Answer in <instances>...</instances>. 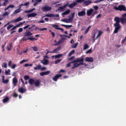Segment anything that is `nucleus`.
<instances>
[{
	"mask_svg": "<svg viewBox=\"0 0 126 126\" xmlns=\"http://www.w3.org/2000/svg\"><path fill=\"white\" fill-rule=\"evenodd\" d=\"M71 63H73V66L72 68V69L78 67L80 65V63H78L76 60L71 62Z\"/></svg>",
	"mask_w": 126,
	"mask_h": 126,
	"instance_id": "nucleus-3",
	"label": "nucleus"
},
{
	"mask_svg": "<svg viewBox=\"0 0 126 126\" xmlns=\"http://www.w3.org/2000/svg\"><path fill=\"white\" fill-rule=\"evenodd\" d=\"M80 65H84L85 67L88 65V64H86V63L82 62V63H80Z\"/></svg>",
	"mask_w": 126,
	"mask_h": 126,
	"instance_id": "nucleus-42",
	"label": "nucleus"
},
{
	"mask_svg": "<svg viewBox=\"0 0 126 126\" xmlns=\"http://www.w3.org/2000/svg\"><path fill=\"white\" fill-rule=\"evenodd\" d=\"M61 21H62L66 23H69V21H68L67 19H61Z\"/></svg>",
	"mask_w": 126,
	"mask_h": 126,
	"instance_id": "nucleus-34",
	"label": "nucleus"
},
{
	"mask_svg": "<svg viewBox=\"0 0 126 126\" xmlns=\"http://www.w3.org/2000/svg\"><path fill=\"white\" fill-rule=\"evenodd\" d=\"M32 12H31V10H27L25 12V13H30Z\"/></svg>",
	"mask_w": 126,
	"mask_h": 126,
	"instance_id": "nucleus-56",
	"label": "nucleus"
},
{
	"mask_svg": "<svg viewBox=\"0 0 126 126\" xmlns=\"http://www.w3.org/2000/svg\"><path fill=\"white\" fill-rule=\"evenodd\" d=\"M78 14L79 16H84L86 14L85 9H84L81 11L78 12Z\"/></svg>",
	"mask_w": 126,
	"mask_h": 126,
	"instance_id": "nucleus-5",
	"label": "nucleus"
},
{
	"mask_svg": "<svg viewBox=\"0 0 126 126\" xmlns=\"http://www.w3.org/2000/svg\"><path fill=\"white\" fill-rule=\"evenodd\" d=\"M29 26V25H27L26 26H25V27H24V28H23L24 29H27V28Z\"/></svg>",
	"mask_w": 126,
	"mask_h": 126,
	"instance_id": "nucleus-64",
	"label": "nucleus"
},
{
	"mask_svg": "<svg viewBox=\"0 0 126 126\" xmlns=\"http://www.w3.org/2000/svg\"><path fill=\"white\" fill-rule=\"evenodd\" d=\"M37 14L36 13H33L31 14H28L27 15V16L28 18H29L30 17H34L35 16L37 15Z\"/></svg>",
	"mask_w": 126,
	"mask_h": 126,
	"instance_id": "nucleus-13",
	"label": "nucleus"
},
{
	"mask_svg": "<svg viewBox=\"0 0 126 126\" xmlns=\"http://www.w3.org/2000/svg\"><path fill=\"white\" fill-rule=\"evenodd\" d=\"M41 62L44 65H46L48 64L49 61L47 60L44 59L43 60L41 61Z\"/></svg>",
	"mask_w": 126,
	"mask_h": 126,
	"instance_id": "nucleus-10",
	"label": "nucleus"
},
{
	"mask_svg": "<svg viewBox=\"0 0 126 126\" xmlns=\"http://www.w3.org/2000/svg\"><path fill=\"white\" fill-rule=\"evenodd\" d=\"M70 11L68 9L66 11L62 13V15L64 17L65 15L68 14L70 13Z\"/></svg>",
	"mask_w": 126,
	"mask_h": 126,
	"instance_id": "nucleus-14",
	"label": "nucleus"
},
{
	"mask_svg": "<svg viewBox=\"0 0 126 126\" xmlns=\"http://www.w3.org/2000/svg\"><path fill=\"white\" fill-rule=\"evenodd\" d=\"M35 82V80L32 79H30L29 80V83L31 85H32Z\"/></svg>",
	"mask_w": 126,
	"mask_h": 126,
	"instance_id": "nucleus-23",
	"label": "nucleus"
},
{
	"mask_svg": "<svg viewBox=\"0 0 126 126\" xmlns=\"http://www.w3.org/2000/svg\"><path fill=\"white\" fill-rule=\"evenodd\" d=\"M97 13V11L94 12L92 14L93 16H94L95 14H96Z\"/></svg>",
	"mask_w": 126,
	"mask_h": 126,
	"instance_id": "nucleus-63",
	"label": "nucleus"
},
{
	"mask_svg": "<svg viewBox=\"0 0 126 126\" xmlns=\"http://www.w3.org/2000/svg\"><path fill=\"white\" fill-rule=\"evenodd\" d=\"M17 81V79L16 78H15L13 79V83L15 86H16V85Z\"/></svg>",
	"mask_w": 126,
	"mask_h": 126,
	"instance_id": "nucleus-20",
	"label": "nucleus"
},
{
	"mask_svg": "<svg viewBox=\"0 0 126 126\" xmlns=\"http://www.w3.org/2000/svg\"><path fill=\"white\" fill-rule=\"evenodd\" d=\"M101 15L100 14H99L96 17V18H99L101 17Z\"/></svg>",
	"mask_w": 126,
	"mask_h": 126,
	"instance_id": "nucleus-62",
	"label": "nucleus"
},
{
	"mask_svg": "<svg viewBox=\"0 0 126 126\" xmlns=\"http://www.w3.org/2000/svg\"><path fill=\"white\" fill-rule=\"evenodd\" d=\"M9 98L8 97H7L4 99L3 100V102L4 103L7 102Z\"/></svg>",
	"mask_w": 126,
	"mask_h": 126,
	"instance_id": "nucleus-33",
	"label": "nucleus"
},
{
	"mask_svg": "<svg viewBox=\"0 0 126 126\" xmlns=\"http://www.w3.org/2000/svg\"><path fill=\"white\" fill-rule=\"evenodd\" d=\"M119 6H118V7H117V6H115L113 7V9H114L116 10H119Z\"/></svg>",
	"mask_w": 126,
	"mask_h": 126,
	"instance_id": "nucleus-51",
	"label": "nucleus"
},
{
	"mask_svg": "<svg viewBox=\"0 0 126 126\" xmlns=\"http://www.w3.org/2000/svg\"><path fill=\"white\" fill-rule=\"evenodd\" d=\"M29 61L28 59H27L26 60H23L20 62V64H22L24 62H27Z\"/></svg>",
	"mask_w": 126,
	"mask_h": 126,
	"instance_id": "nucleus-41",
	"label": "nucleus"
},
{
	"mask_svg": "<svg viewBox=\"0 0 126 126\" xmlns=\"http://www.w3.org/2000/svg\"><path fill=\"white\" fill-rule=\"evenodd\" d=\"M75 50H72L68 54V56H70L72 54L75 52Z\"/></svg>",
	"mask_w": 126,
	"mask_h": 126,
	"instance_id": "nucleus-35",
	"label": "nucleus"
},
{
	"mask_svg": "<svg viewBox=\"0 0 126 126\" xmlns=\"http://www.w3.org/2000/svg\"><path fill=\"white\" fill-rule=\"evenodd\" d=\"M61 49L60 47H59L54 50V53H58V51Z\"/></svg>",
	"mask_w": 126,
	"mask_h": 126,
	"instance_id": "nucleus-24",
	"label": "nucleus"
},
{
	"mask_svg": "<svg viewBox=\"0 0 126 126\" xmlns=\"http://www.w3.org/2000/svg\"><path fill=\"white\" fill-rule=\"evenodd\" d=\"M62 26H64V27H65L67 29H68V28H70L69 27V25H63V24H62Z\"/></svg>",
	"mask_w": 126,
	"mask_h": 126,
	"instance_id": "nucleus-50",
	"label": "nucleus"
},
{
	"mask_svg": "<svg viewBox=\"0 0 126 126\" xmlns=\"http://www.w3.org/2000/svg\"><path fill=\"white\" fill-rule=\"evenodd\" d=\"M50 73V71H48L44 72H41L40 73V75L41 76H43L45 75H46Z\"/></svg>",
	"mask_w": 126,
	"mask_h": 126,
	"instance_id": "nucleus-9",
	"label": "nucleus"
},
{
	"mask_svg": "<svg viewBox=\"0 0 126 126\" xmlns=\"http://www.w3.org/2000/svg\"><path fill=\"white\" fill-rule=\"evenodd\" d=\"M126 41V36L125 38L122 41V43H124Z\"/></svg>",
	"mask_w": 126,
	"mask_h": 126,
	"instance_id": "nucleus-54",
	"label": "nucleus"
},
{
	"mask_svg": "<svg viewBox=\"0 0 126 126\" xmlns=\"http://www.w3.org/2000/svg\"><path fill=\"white\" fill-rule=\"evenodd\" d=\"M63 55L62 54H59L58 55H54L52 56V57H55V58H59L61 57H62Z\"/></svg>",
	"mask_w": 126,
	"mask_h": 126,
	"instance_id": "nucleus-22",
	"label": "nucleus"
},
{
	"mask_svg": "<svg viewBox=\"0 0 126 126\" xmlns=\"http://www.w3.org/2000/svg\"><path fill=\"white\" fill-rule=\"evenodd\" d=\"M62 76V75L59 74L56 75L53 78V80L55 81H56L58 79L59 77Z\"/></svg>",
	"mask_w": 126,
	"mask_h": 126,
	"instance_id": "nucleus-16",
	"label": "nucleus"
},
{
	"mask_svg": "<svg viewBox=\"0 0 126 126\" xmlns=\"http://www.w3.org/2000/svg\"><path fill=\"white\" fill-rule=\"evenodd\" d=\"M77 2H76L75 1V2H73V3L68 5V6L70 8H72L75 6L76 5H77Z\"/></svg>",
	"mask_w": 126,
	"mask_h": 126,
	"instance_id": "nucleus-11",
	"label": "nucleus"
},
{
	"mask_svg": "<svg viewBox=\"0 0 126 126\" xmlns=\"http://www.w3.org/2000/svg\"><path fill=\"white\" fill-rule=\"evenodd\" d=\"M75 14V13H73L72 14V17L71 18H73H73H74V17Z\"/></svg>",
	"mask_w": 126,
	"mask_h": 126,
	"instance_id": "nucleus-61",
	"label": "nucleus"
},
{
	"mask_svg": "<svg viewBox=\"0 0 126 126\" xmlns=\"http://www.w3.org/2000/svg\"><path fill=\"white\" fill-rule=\"evenodd\" d=\"M40 82L38 80H35V82L34 83V84H35V85L36 86H38L40 85Z\"/></svg>",
	"mask_w": 126,
	"mask_h": 126,
	"instance_id": "nucleus-18",
	"label": "nucleus"
},
{
	"mask_svg": "<svg viewBox=\"0 0 126 126\" xmlns=\"http://www.w3.org/2000/svg\"><path fill=\"white\" fill-rule=\"evenodd\" d=\"M84 0H75V1L76 2H77V3H80L82 2Z\"/></svg>",
	"mask_w": 126,
	"mask_h": 126,
	"instance_id": "nucleus-39",
	"label": "nucleus"
},
{
	"mask_svg": "<svg viewBox=\"0 0 126 126\" xmlns=\"http://www.w3.org/2000/svg\"><path fill=\"white\" fill-rule=\"evenodd\" d=\"M92 2L90 0L86 1L84 2V4L86 6H87L92 3Z\"/></svg>",
	"mask_w": 126,
	"mask_h": 126,
	"instance_id": "nucleus-19",
	"label": "nucleus"
},
{
	"mask_svg": "<svg viewBox=\"0 0 126 126\" xmlns=\"http://www.w3.org/2000/svg\"><path fill=\"white\" fill-rule=\"evenodd\" d=\"M51 9V8L48 6H45L42 7L41 9L43 12H46L50 11Z\"/></svg>",
	"mask_w": 126,
	"mask_h": 126,
	"instance_id": "nucleus-4",
	"label": "nucleus"
},
{
	"mask_svg": "<svg viewBox=\"0 0 126 126\" xmlns=\"http://www.w3.org/2000/svg\"><path fill=\"white\" fill-rule=\"evenodd\" d=\"M42 0H37V2L35 3L34 4V6H35L36 5V4L38 3V2H40Z\"/></svg>",
	"mask_w": 126,
	"mask_h": 126,
	"instance_id": "nucleus-45",
	"label": "nucleus"
},
{
	"mask_svg": "<svg viewBox=\"0 0 126 126\" xmlns=\"http://www.w3.org/2000/svg\"><path fill=\"white\" fill-rule=\"evenodd\" d=\"M94 10L92 8H90L87 11V14L88 16H90L93 12Z\"/></svg>",
	"mask_w": 126,
	"mask_h": 126,
	"instance_id": "nucleus-7",
	"label": "nucleus"
},
{
	"mask_svg": "<svg viewBox=\"0 0 126 126\" xmlns=\"http://www.w3.org/2000/svg\"><path fill=\"white\" fill-rule=\"evenodd\" d=\"M89 47L87 44H85L84 45L83 50H86Z\"/></svg>",
	"mask_w": 126,
	"mask_h": 126,
	"instance_id": "nucleus-31",
	"label": "nucleus"
},
{
	"mask_svg": "<svg viewBox=\"0 0 126 126\" xmlns=\"http://www.w3.org/2000/svg\"><path fill=\"white\" fill-rule=\"evenodd\" d=\"M9 8H14V5L11 4L8 6Z\"/></svg>",
	"mask_w": 126,
	"mask_h": 126,
	"instance_id": "nucleus-58",
	"label": "nucleus"
},
{
	"mask_svg": "<svg viewBox=\"0 0 126 126\" xmlns=\"http://www.w3.org/2000/svg\"><path fill=\"white\" fill-rule=\"evenodd\" d=\"M54 16V15L51 14H46L45 16H47L48 17H53Z\"/></svg>",
	"mask_w": 126,
	"mask_h": 126,
	"instance_id": "nucleus-28",
	"label": "nucleus"
},
{
	"mask_svg": "<svg viewBox=\"0 0 126 126\" xmlns=\"http://www.w3.org/2000/svg\"><path fill=\"white\" fill-rule=\"evenodd\" d=\"M114 26L115 27L114 32V33H117L118 31L121 28V25L119 23H115L114 24Z\"/></svg>",
	"mask_w": 126,
	"mask_h": 126,
	"instance_id": "nucleus-1",
	"label": "nucleus"
},
{
	"mask_svg": "<svg viewBox=\"0 0 126 126\" xmlns=\"http://www.w3.org/2000/svg\"><path fill=\"white\" fill-rule=\"evenodd\" d=\"M78 44L77 43L75 44H73L72 45L71 47L72 48H75L76 47Z\"/></svg>",
	"mask_w": 126,
	"mask_h": 126,
	"instance_id": "nucleus-29",
	"label": "nucleus"
},
{
	"mask_svg": "<svg viewBox=\"0 0 126 126\" xmlns=\"http://www.w3.org/2000/svg\"><path fill=\"white\" fill-rule=\"evenodd\" d=\"M33 50L35 51H36L38 50L37 47H32Z\"/></svg>",
	"mask_w": 126,
	"mask_h": 126,
	"instance_id": "nucleus-49",
	"label": "nucleus"
},
{
	"mask_svg": "<svg viewBox=\"0 0 126 126\" xmlns=\"http://www.w3.org/2000/svg\"><path fill=\"white\" fill-rule=\"evenodd\" d=\"M13 25H9V26L7 27V29L8 30H9L10 28H12V27H13Z\"/></svg>",
	"mask_w": 126,
	"mask_h": 126,
	"instance_id": "nucleus-53",
	"label": "nucleus"
},
{
	"mask_svg": "<svg viewBox=\"0 0 126 126\" xmlns=\"http://www.w3.org/2000/svg\"><path fill=\"white\" fill-rule=\"evenodd\" d=\"M9 13L7 12H6L4 13L3 14V16H5L8 15L9 14Z\"/></svg>",
	"mask_w": 126,
	"mask_h": 126,
	"instance_id": "nucleus-37",
	"label": "nucleus"
},
{
	"mask_svg": "<svg viewBox=\"0 0 126 126\" xmlns=\"http://www.w3.org/2000/svg\"><path fill=\"white\" fill-rule=\"evenodd\" d=\"M25 36H30L32 34L29 31H26L25 33Z\"/></svg>",
	"mask_w": 126,
	"mask_h": 126,
	"instance_id": "nucleus-21",
	"label": "nucleus"
},
{
	"mask_svg": "<svg viewBox=\"0 0 126 126\" xmlns=\"http://www.w3.org/2000/svg\"><path fill=\"white\" fill-rule=\"evenodd\" d=\"M9 80L8 79L4 80L3 81H2V82L6 84L8 82Z\"/></svg>",
	"mask_w": 126,
	"mask_h": 126,
	"instance_id": "nucleus-43",
	"label": "nucleus"
},
{
	"mask_svg": "<svg viewBox=\"0 0 126 126\" xmlns=\"http://www.w3.org/2000/svg\"><path fill=\"white\" fill-rule=\"evenodd\" d=\"M103 33V32L102 31H99L98 34L97 35L95 39H97V38L101 35Z\"/></svg>",
	"mask_w": 126,
	"mask_h": 126,
	"instance_id": "nucleus-25",
	"label": "nucleus"
},
{
	"mask_svg": "<svg viewBox=\"0 0 126 126\" xmlns=\"http://www.w3.org/2000/svg\"><path fill=\"white\" fill-rule=\"evenodd\" d=\"M8 1L7 0H5L3 3V6H5L8 3Z\"/></svg>",
	"mask_w": 126,
	"mask_h": 126,
	"instance_id": "nucleus-46",
	"label": "nucleus"
},
{
	"mask_svg": "<svg viewBox=\"0 0 126 126\" xmlns=\"http://www.w3.org/2000/svg\"><path fill=\"white\" fill-rule=\"evenodd\" d=\"M72 63L71 62L69 63H68L67 64V65L66 66V67H68L71 66V64Z\"/></svg>",
	"mask_w": 126,
	"mask_h": 126,
	"instance_id": "nucleus-55",
	"label": "nucleus"
},
{
	"mask_svg": "<svg viewBox=\"0 0 126 126\" xmlns=\"http://www.w3.org/2000/svg\"><path fill=\"white\" fill-rule=\"evenodd\" d=\"M61 59H58L55 62V63L56 64H57L59 63H60L61 61Z\"/></svg>",
	"mask_w": 126,
	"mask_h": 126,
	"instance_id": "nucleus-44",
	"label": "nucleus"
},
{
	"mask_svg": "<svg viewBox=\"0 0 126 126\" xmlns=\"http://www.w3.org/2000/svg\"><path fill=\"white\" fill-rule=\"evenodd\" d=\"M114 20L116 22L115 23H119V22L120 21V19L119 17H115L114 18Z\"/></svg>",
	"mask_w": 126,
	"mask_h": 126,
	"instance_id": "nucleus-17",
	"label": "nucleus"
},
{
	"mask_svg": "<svg viewBox=\"0 0 126 126\" xmlns=\"http://www.w3.org/2000/svg\"><path fill=\"white\" fill-rule=\"evenodd\" d=\"M122 17L120 18V20L121 23L124 24L126 23V13L122 15Z\"/></svg>",
	"mask_w": 126,
	"mask_h": 126,
	"instance_id": "nucleus-2",
	"label": "nucleus"
},
{
	"mask_svg": "<svg viewBox=\"0 0 126 126\" xmlns=\"http://www.w3.org/2000/svg\"><path fill=\"white\" fill-rule=\"evenodd\" d=\"M93 8L95 10H97L98 9V7L97 6H94Z\"/></svg>",
	"mask_w": 126,
	"mask_h": 126,
	"instance_id": "nucleus-48",
	"label": "nucleus"
},
{
	"mask_svg": "<svg viewBox=\"0 0 126 126\" xmlns=\"http://www.w3.org/2000/svg\"><path fill=\"white\" fill-rule=\"evenodd\" d=\"M85 62H92L94 60V59L92 57H87L85 58Z\"/></svg>",
	"mask_w": 126,
	"mask_h": 126,
	"instance_id": "nucleus-6",
	"label": "nucleus"
},
{
	"mask_svg": "<svg viewBox=\"0 0 126 126\" xmlns=\"http://www.w3.org/2000/svg\"><path fill=\"white\" fill-rule=\"evenodd\" d=\"M21 9H16L14 11V14H16L19 13L21 11Z\"/></svg>",
	"mask_w": 126,
	"mask_h": 126,
	"instance_id": "nucleus-27",
	"label": "nucleus"
},
{
	"mask_svg": "<svg viewBox=\"0 0 126 126\" xmlns=\"http://www.w3.org/2000/svg\"><path fill=\"white\" fill-rule=\"evenodd\" d=\"M119 11H121L122 10H123L125 11H126V9L125 8V7L123 5H119Z\"/></svg>",
	"mask_w": 126,
	"mask_h": 126,
	"instance_id": "nucleus-15",
	"label": "nucleus"
},
{
	"mask_svg": "<svg viewBox=\"0 0 126 126\" xmlns=\"http://www.w3.org/2000/svg\"><path fill=\"white\" fill-rule=\"evenodd\" d=\"M52 26L56 29L58 30V29L59 28H58V27L59 26L58 25L53 24L52 25Z\"/></svg>",
	"mask_w": 126,
	"mask_h": 126,
	"instance_id": "nucleus-36",
	"label": "nucleus"
},
{
	"mask_svg": "<svg viewBox=\"0 0 126 126\" xmlns=\"http://www.w3.org/2000/svg\"><path fill=\"white\" fill-rule=\"evenodd\" d=\"M23 31V29L22 28H19L18 30V32H22Z\"/></svg>",
	"mask_w": 126,
	"mask_h": 126,
	"instance_id": "nucleus-57",
	"label": "nucleus"
},
{
	"mask_svg": "<svg viewBox=\"0 0 126 126\" xmlns=\"http://www.w3.org/2000/svg\"><path fill=\"white\" fill-rule=\"evenodd\" d=\"M92 52V49L91 48L88 51H87L86 52V53L87 54L89 53H91Z\"/></svg>",
	"mask_w": 126,
	"mask_h": 126,
	"instance_id": "nucleus-38",
	"label": "nucleus"
},
{
	"mask_svg": "<svg viewBox=\"0 0 126 126\" xmlns=\"http://www.w3.org/2000/svg\"><path fill=\"white\" fill-rule=\"evenodd\" d=\"M67 19L68 21H69V23L70 22L72 21V20L73 19V18H70Z\"/></svg>",
	"mask_w": 126,
	"mask_h": 126,
	"instance_id": "nucleus-52",
	"label": "nucleus"
},
{
	"mask_svg": "<svg viewBox=\"0 0 126 126\" xmlns=\"http://www.w3.org/2000/svg\"><path fill=\"white\" fill-rule=\"evenodd\" d=\"M16 64H14L13 66L11 67L13 69H14L16 67Z\"/></svg>",
	"mask_w": 126,
	"mask_h": 126,
	"instance_id": "nucleus-60",
	"label": "nucleus"
},
{
	"mask_svg": "<svg viewBox=\"0 0 126 126\" xmlns=\"http://www.w3.org/2000/svg\"><path fill=\"white\" fill-rule=\"evenodd\" d=\"M24 79L26 80H27L29 79L30 78L29 76H24Z\"/></svg>",
	"mask_w": 126,
	"mask_h": 126,
	"instance_id": "nucleus-40",
	"label": "nucleus"
},
{
	"mask_svg": "<svg viewBox=\"0 0 126 126\" xmlns=\"http://www.w3.org/2000/svg\"><path fill=\"white\" fill-rule=\"evenodd\" d=\"M84 58L81 57L79 58H77L76 60L78 63H82L84 61Z\"/></svg>",
	"mask_w": 126,
	"mask_h": 126,
	"instance_id": "nucleus-12",
	"label": "nucleus"
},
{
	"mask_svg": "<svg viewBox=\"0 0 126 126\" xmlns=\"http://www.w3.org/2000/svg\"><path fill=\"white\" fill-rule=\"evenodd\" d=\"M22 20V18L20 17H18L17 19L15 20V22H17L21 20Z\"/></svg>",
	"mask_w": 126,
	"mask_h": 126,
	"instance_id": "nucleus-30",
	"label": "nucleus"
},
{
	"mask_svg": "<svg viewBox=\"0 0 126 126\" xmlns=\"http://www.w3.org/2000/svg\"><path fill=\"white\" fill-rule=\"evenodd\" d=\"M10 69H8L7 71H5V75H7L8 74L10 75Z\"/></svg>",
	"mask_w": 126,
	"mask_h": 126,
	"instance_id": "nucleus-32",
	"label": "nucleus"
},
{
	"mask_svg": "<svg viewBox=\"0 0 126 126\" xmlns=\"http://www.w3.org/2000/svg\"><path fill=\"white\" fill-rule=\"evenodd\" d=\"M29 2L25 3H24V6H27L29 4Z\"/></svg>",
	"mask_w": 126,
	"mask_h": 126,
	"instance_id": "nucleus-59",
	"label": "nucleus"
},
{
	"mask_svg": "<svg viewBox=\"0 0 126 126\" xmlns=\"http://www.w3.org/2000/svg\"><path fill=\"white\" fill-rule=\"evenodd\" d=\"M41 65L39 64L38 65L37 67H34V68L35 70H37V69L39 70L41 68Z\"/></svg>",
	"mask_w": 126,
	"mask_h": 126,
	"instance_id": "nucleus-26",
	"label": "nucleus"
},
{
	"mask_svg": "<svg viewBox=\"0 0 126 126\" xmlns=\"http://www.w3.org/2000/svg\"><path fill=\"white\" fill-rule=\"evenodd\" d=\"M26 89L22 87L19 88L18 90V91L20 93H23L25 92L26 91Z\"/></svg>",
	"mask_w": 126,
	"mask_h": 126,
	"instance_id": "nucleus-8",
	"label": "nucleus"
},
{
	"mask_svg": "<svg viewBox=\"0 0 126 126\" xmlns=\"http://www.w3.org/2000/svg\"><path fill=\"white\" fill-rule=\"evenodd\" d=\"M2 67L6 68L7 67V64L6 63H4L2 65Z\"/></svg>",
	"mask_w": 126,
	"mask_h": 126,
	"instance_id": "nucleus-47",
	"label": "nucleus"
}]
</instances>
